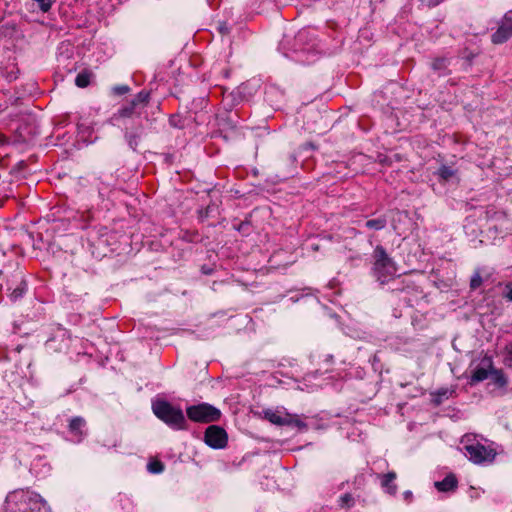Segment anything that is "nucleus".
Listing matches in <instances>:
<instances>
[{"instance_id":"obj_24","label":"nucleus","mask_w":512,"mask_h":512,"mask_svg":"<svg viewBox=\"0 0 512 512\" xmlns=\"http://www.w3.org/2000/svg\"><path fill=\"white\" fill-rule=\"evenodd\" d=\"M393 292H406L410 289H414V286L410 283H406L404 280L401 281H394L392 286Z\"/></svg>"},{"instance_id":"obj_15","label":"nucleus","mask_w":512,"mask_h":512,"mask_svg":"<svg viewBox=\"0 0 512 512\" xmlns=\"http://www.w3.org/2000/svg\"><path fill=\"white\" fill-rule=\"evenodd\" d=\"M15 276L19 279V283L13 289L8 287V290H11L9 298L12 302H16L21 299L27 291V283L23 278L22 272H18Z\"/></svg>"},{"instance_id":"obj_30","label":"nucleus","mask_w":512,"mask_h":512,"mask_svg":"<svg viewBox=\"0 0 512 512\" xmlns=\"http://www.w3.org/2000/svg\"><path fill=\"white\" fill-rule=\"evenodd\" d=\"M130 91V88L128 85H117L113 87V92L116 95H124Z\"/></svg>"},{"instance_id":"obj_18","label":"nucleus","mask_w":512,"mask_h":512,"mask_svg":"<svg viewBox=\"0 0 512 512\" xmlns=\"http://www.w3.org/2000/svg\"><path fill=\"white\" fill-rule=\"evenodd\" d=\"M457 171L450 166L441 165L435 173L439 179L443 181H449L456 175Z\"/></svg>"},{"instance_id":"obj_21","label":"nucleus","mask_w":512,"mask_h":512,"mask_svg":"<svg viewBox=\"0 0 512 512\" xmlns=\"http://www.w3.org/2000/svg\"><path fill=\"white\" fill-rule=\"evenodd\" d=\"M387 220L385 217L371 219L365 222V227L371 230H382L386 227Z\"/></svg>"},{"instance_id":"obj_8","label":"nucleus","mask_w":512,"mask_h":512,"mask_svg":"<svg viewBox=\"0 0 512 512\" xmlns=\"http://www.w3.org/2000/svg\"><path fill=\"white\" fill-rule=\"evenodd\" d=\"M465 455L474 464L491 463L496 457V451L479 442L464 445Z\"/></svg>"},{"instance_id":"obj_16","label":"nucleus","mask_w":512,"mask_h":512,"mask_svg":"<svg viewBox=\"0 0 512 512\" xmlns=\"http://www.w3.org/2000/svg\"><path fill=\"white\" fill-rule=\"evenodd\" d=\"M396 477L397 475L394 471H390L380 476L381 487L390 495H395L397 493V485L394 483Z\"/></svg>"},{"instance_id":"obj_6","label":"nucleus","mask_w":512,"mask_h":512,"mask_svg":"<svg viewBox=\"0 0 512 512\" xmlns=\"http://www.w3.org/2000/svg\"><path fill=\"white\" fill-rule=\"evenodd\" d=\"M150 93L148 91H140L129 103L123 105L116 113L113 114L112 120H120L124 118L140 117L141 110L145 108L149 102Z\"/></svg>"},{"instance_id":"obj_1","label":"nucleus","mask_w":512,"mask_h":512,"mask_svg":"<svg viewBox=\"0 0 512 512\" xmlns=\"http://www.w3.org/2000/svg\"><path fill=\"white\" fill-rule=\"evenodd\" d=\"M52 512L46 500L30 489H16L9 492L5 498L4 512Z\"/></svg>"},{"instance_id":"obj_20","label":"nucleus","mask_w":512,"mask_h":512,"mask_svg":"<svg viewBox=\"0 0 512 512\" xmlns=\"http://www.w3.org/2000/svg\"><path fill=\"white\" fill-rule=\"evenodd\" d=\"M453 393V389L440 388L434 393L433 401L436 405H440L443 402V400L448 399Z\"/></svg>"},{"instance_id":"obj_14","label":"nucleus","mask_w":512,"mask_h":512,"mask_svg":"<svg viewBox=\"0 0 512 512\" xmlns=\"http://www.w3.org/2000/svg\"><path fill=\"white\" fill-rule=\"evenodd\" d=\"M86 421L83 417H73L68 425L69 431L76 437L77 442H80L86 435L85 432Z\"/></svg>"},{"instance_id":"obj_4","label":"nucleus","mask_w":512,"mask_h":512,"mask_svg":"<svg viewBox=\"0 0 512 512\" xmlns=\"http://www.w3.org/2000/svg\"><path fill=\"white\" fill-rule=\"evenodd\" d=\"M373 267L372 272L374 277L381 284H384L392 278L396 272V264L393 259L387 254L383 246L377 245L373 251Z\"/></svg>"},{"instance_id":"obj_7","label":"nucleus","mask_w":512,"mask_h":512,"mask_svg":"<svg viewBox=\"0 0 512 512\" xmlns=\"http://www.w3.org/2000/svg\"><path fill=\"white\" fill-rule=\"evenodd\" d=\"M186 413L190 420L201 423L215 422L221 417V411L209 403L189 406Z\"/></svg>"},{"instance_id":"obj_26","label":"nucleus","mask_w":512,"mask_h":512,"mask_svg":"<svg viewBox=\"0 0 512 512\" xmlns=\"http://www.w3.org/2000/svg\"><path fill=\"white\" fill-rule=\"evenodd\" d=\"M339 505L341 508H350L354 505V498L350 493H345L339 499Z\"/></svg>"},{"instance_id":"obj_38","label":"nucleus","mask_w":512,"mask_h":512,"mask_svg":"<svg viewBox=\"0 0 512 512\" xmlns=\"http://www.w3.org/2000/svg\"><path fill=\"white\" fill-rule=\"evenodd\" d=\"M391 157H392V160L393 159L396 160V161H400L401 160V156L399 154H396V153L393 154V156H391Z\"/></svg>"},{"instance_id":"obj_25","label":"nucleus","mask_w":512,"mask_h":512,"mask_svg":"<svg viewBox=\"0 0 512 512\" xmlns=\"http://www.w3.org/2000/svg\"><path fill=\"white\" fill-rule=\"evenodd\" d=\"M147 469L152 474H159L164 470V464L161 461H151L147 465Z\"/></svg>"},{"instance_id":"obj_32","label":"nucleus","mask_w":512,"mask_h":512,"mask_svg":"<svg viewBox=\"0 0 512 512\" xmlns=\"http://www.w3.org/2000/svg\"><path fill=\"white\" fill-rule=\"evenodd\" d=\"M218 30L222 35H227L230 32V28L225 22L219 24Z\"/></svg>"},{"instance_id":"obj_27","label":"nucleus","mask_w":512,"mask_h":512,"mask_svg":"<svg viewBox=\"0 0 512 512\" xmlns=\"http://www.w3.org/2000/svg\"><path fill=\"white\" fill-rule=\"evenodd\" d=\"M482 277H481V274L479 271H476L472 277H471V280H470V288L473 289V290H476L477 288H479L482 284Z\"/></svg>"},{"instance_id":"obj_29","label":"nucleus","mask_w":512,"mask_h":512,"mask_svg":"<svg viewBox=\"0 0 512 512\" xmlns=\"http://www.w3.org/2000/svg\"><path fill=\"white\" fill-rule=\"evenodd\" d=\"M169 124L174 127V128H178V129H181L184 127L183 125V122H182V119L179 115H172L170 118H169Z\"/></svg>"},{"instance_id":"obj_28","label":"nucleus","mask_w":512,"mask_h":512,"mask_svg":"<svg viewBox=\"0 0 512 512\" xmlns=\"http://www.w3.org/2000/svg\"><path fill=\"white\" fill-rule=\"evenodd\" d=\"M34 1L38 4L39 9L44 13L48 12L51 9L52 4L54 2V0H34Z\"/></svg>"},{"instance_id":"obj_12","label":"nucleus","mask_w":512,"mask_h":512,"mask_svg":"<svg viewBox=\"0 0 512 512\" xmlns=\"http://www.w3.org/2000/svg\"><path fill=\"white\" fill-rule=\"evenodd\" d=\"M493 369V361L491 357H484L481 364L477 366L470 378V384H475L484 381L491 374Z\"/></svg>"},{"instance_id":"obj_19","label":"nucleus","mask_w":512,"mask_h":512,"mask_svg":"<svg viewBox=\"0 0 512 512\" xmlns=\"http://www.w3.org/2000/svg\"><path fill=\"white\" fill-rule=\"evenodd\" d=\"M448 59L446 58H439L435 59L432 62V69L436 72H438L439 76H443L448 74Z\"/></svg>"},{"instance_id":"obj_35","label":"nucleus","mask_w":512,"mask_h":512,"mask_svg":"<svg viewBox=\"0 0 512 512\" xmlns=\"http://www.w3.org/2000/svg\"><path fill=\"white\" fill-rule=\"evenodd\" d=\"M89 241L91 243V246H100L102 243H105V240H102L99 238L98 240H94L93 236H90Z\"/></svg>"},{"instance_id":"obj_33","label":"nucleus","mask_w":512,"mask_h":512,"mask_svg":"<svg viewBox=\"0 0 512 512\" xmlns=\"http://www.w3.org/2000/svg\"><path fill=\"white\" fill-rule=\"evenodd\" d=\"M423 4L427 5L428 7H435L438 4H440L443 0H420Z\"/></svg>"},{"instance_id":"obj_31","label":"nucleus","mask_w":512,"mask_h":512,"mask_svg":"<svg viewBox=\"0 0 512 512\" xmlns=\"http://www.w3.org/2000/svg\"><path fill=\"white\" fill-rule=\"evenodd\" d=\"M504 297L512 302V282L505 284Z\"/></svg>"},{"instance_id":"obj_2","label":"nucleus","mask_w":512,"mask_h":512,"mask_svg":"<svg viewBox=\"0 0 512 512\" xmlns=\"http://www.w3.org/2000/svg\"><path fill=\"white\" fill-rule=\"evenodd\" d=\"M82 185H88L95 191L99 202H109L115 192L116 180L112 174L92 172L80 178Z\"/></svg>"},{"instance_id":"obj_23","label":"nucleus","mask_w":512,"mask_h":512,"mask_svg":"<svg viewBox=\"0 0 512 512\" xmlns=\"http://www.w3.org/2000/svg\"><path fill=\"white\" fill-rule=\"evenodd\" d=\"M491 376L494 383L499 387H504L507 385V379L501 370L493 368L491 370Z\"/></svg>"},{"instance_id":"obj_36","label":"nucleus","mask_w":512,"mask_h":512,"mask_svg":"<svg viewBox=\"0 0 512 512\" xmlns=\"http://www.w3.org/2000/svg\"><path fill=\"white\" fill-rule=\"evenodd\" d=\"M403 497L407 502H410L412 500L413 494L410 490H407L403 493Z\"/></svg>"},{"instance_id":"obj_9","label":"nucleus","mask_w":512,"mask_h":512,"mask_svg":"<svg viewBox=\"0 0 512 512\" xmlns=\"http://www.w3.org/2000/svg\"><path fill=\"white\" fill-rule=\"evenodd\" d=\"M71 337L68 331L58 327L54 334L46 341V349L51 352H66L69 349Z\"/></svg>"},{"instance_id":"obj_39","label":"nucleus","mask_w":512,"mask_h":512,"mask_svg":"<svg viewBox=\"0 0 512 512\" xmlns=\"http://www.w3.org/2000/svg\"><path fill=\"white\" fill-rule=\"evenodd\" d=\"M332 360H333V355H331V354H327V355H326V359H325V361H327V362H331Z\"/></svg>"},{"instance_id":"obj_5","label":"nucleus","mask_w":512,"mask_h":512,"mask_svg":"<svg viewBox=\"0 0 512 512\" xmlns=\"http://www.w3.org/2000/svg\"><path fill=\"white\" fill-rule=\"evenodd\" d=\"M261 414L265 420L277 426L295 427L301 432L308 429L307 423L298 414L289 413L284 408L264 409Z\"/></svg>"},{"instance_id":"obj_10","label":"nucleus","mask_w":512,"mask_h":512,"mask_svg":"<svg viewBox=\"0 0 512 512\" xmlns=\"http://www.w3.org/2000/svg\"><path fill=\"white\" fill-rule=\"evenodd\" d=\"M512 38V10L506 12L498 22L496 31L491 35L493 44L499 45Z\"/></svg>"},{"instance_id":"obj_3","label":"nucleus","mask_w":512,"mask_h":512,"mask_svg":"<svg viewBox=\"0 0 512 512\" xmlns=\"http://www.w3.org/2000/svg\"><path fill=\"white\" fill-rule=\"evenodd\" d=\"M155 416L175 430L185 429L186 419L181 408L173 406L166 400H157L152 403Z\"/></svg>"},{"instance_id":"obj_13","label":"nucleus","mask_w":512,"mask_h":512,"mask_svg":"<svg viewBox=\"0 0 512 512\" xmlns=\"http://www.w3.org/2000/svg\"><path fill=\"white\" fill-rule=\"evenodd\" d=\"M144 129L141 124L131 127L125 128L124 132V138L128 144V146L134 151H137V148L139 146V143L141 141L142 135H143Z\"/></svg>"},{"instance_id":"obj_22","label":"nucleus","mask_w":512,"mask_h":512,"mask_svg":"<svg viewBox=\"0 0 512 512\" xmlns=\"http://www.w3.org/2000/svg\"><path fill=\"white\" fill-rule=\"evenodd\" d=\"M91 73L87 71L80 72L75 78L76 86L85 88L90 84Z\"/></svg>"},{"instance_id":"obj_37","label":"nucleus","mask_w":512,"mask_h":512,"mask_svg":"<svg viewBox=\"0 0 512 512\" xmlns=\"http://www.w3.org/2000/svg\"><path fill=\"white\" fill-rule=\"evenodd\" d=\"M202 272L204 274H211L212 273V269L211 268H206V266H203L202 267Z\"/></svg>"},{"instance_id":"obj_17","label":"nucleus","mask_w":512,"mask_h":512,"mask_svg":"<svg viewBox=\"0 0 512 512\" xmlns=\"http://www.w3.org/2000/svg\"><path fill=\"white\" fill-rule=\"evenodd\" d=\"M434 485L440 492H449L457 488L458 481L454 474H448L443 480L435 482Z\"/></svg>"},{"instance_id":"obj_34","label":"nucleus","mask_w":512,"mask_h":512,"mask_svg":"<svg viewBox=\"0 0 512 512\" xmlns=\"http://www.w3.org/2000/svg\"><path fill=\"white\" fill-rule=\"evenodd\" d=\"M379 161L382 164L391 165L392 164V157L379 155Z\"/></svg>"},{"instance_id":"obj_11","label":"nucleus","mask_w":512,"mask_h":512,"mask_svg":"<svg viewBox=\"0 0 512 512\" xmlns=\"http://www.w3.org/2000/svg\"><path fill=\"white\" fill-rule=\"evenodd\" d=\"M204 441L213 449H222L227 445L228 436L222 427L211 425L205 431Z\"/></svg>"}]
</instances>
